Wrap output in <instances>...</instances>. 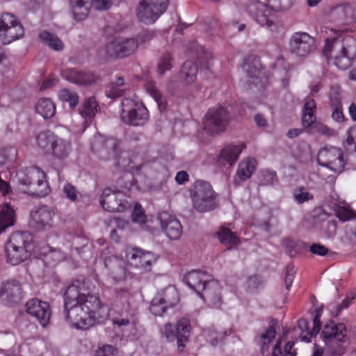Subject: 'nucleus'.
<instances>
[{"label":"nucleus","instance_id":"obj_48","mask_svg":"<svg viewBox=\"0 0 356 356\" xmlns=\"http://www.w3.org/2000/svg\"><path fill=\"white\" fill-rule=\"evenodd\" d=\"M146 89L147 92L154 99L159 108H161L163 104V97L155 84L152 82L147 83Z\"/></svg>","mask_w":356,"mask_h":356},{"label":"nucleus","instance_id":"obj_18","mask_svg":"<svg viewBox=\"0 0 356 356\" xmlns=\"http://www.w3.org/2000/svg\"><path fill=\"white\" fill-rule=\"evenodd\" d=\"M54 211L47 206L34 208L31 212L30 225L36 231H47L52 228Z\"/></svg>","mask_w":356,"mask_h":356},{"label":"nucleus","instance_id":"obj_14","mask_svg":"<svg viewBox=\"0 0 356 356\" xmlns=\"http://www.w3.org/2000/svg\"><path fill=\"white\" fill-rule=\"evenodd\" d=\"M289 46L290 53L301 59H305L316 49L315 38L302 31L293 33L289 39Z\"/></svg>","mask_w":356,"mask_h":356},{"label":"nucleus","instance_id":"obj_49","mask_svg":"<svg viewBox=\"0 0 356 356\" xmlns=\"http://www.w3.org/2000/svg\"><path fill=\"white\" fill-rule=\"evenodd\" d=\"M346 143L347 149L350 152L356 153V126L349 130Z\"/></svg>","mask_w":356,"mask_h":356},{"label":"nucleus","instance_id":"obj_34","mask_svg":"<svg viewBox=\"0 0 356 356\" xmlns=\"http://www.w3.org/2000/svg\"><path fill=\"white\" fill-rule=\"evenodd\" d=\"M35 110L44 119H49L56 113V106L50 99L41 98L35 105Z\"/></svg>","mask_w":356,"mask_h":356},{"label":"nucleus","instance_id":"obj_40","mask_svg":"<svg viewBox=\"0 0 356 356\" xmlns=\"http://www.w3.org/2000/svg\"><path fill=\"white\" fill-rule=\"evenodd\" d=\"M98 105L94 97H90L86 100L80 110V113L86 118H90L95 115L97 111Z\"/></svg>","mask_w":356,"mask_h":356},{"label":"nucleus","instance_id":"obj_27","mask_svg":"<svg viewBox=\"0 0 356 356\" xmlns=\"http://www.w3.org/2000/svg\"><path fill=\"white\" fill-rule=\"evenodd\" d=\"M256 165L257 161L252 158L242 161L238 165L236 175L234 180V184L238 185L241 182L245 181L250 178L256 169Z\"/></svg>","mask_w":356,"mask_h":356},{"label":"nucleus","instance_id":"obj_38","mask_svg":"<svg viewBox=\"0 0 356 356\" xmlns=\"http://www.w3.org/2000/svg\"><path fill=\"white\" fill-rule=\"evenodd\" d=\"M276 330L273 326H270L265 333L261 335V356H269V348L272 341L275 339Z\"/></svg>","mask_w":356,"mask_h":356},{"label":"nucleus","instance_id":"obj_63","mask_svg":"<svg viewBox=\"0 0 356 356\" xmlns=\"http://www.w3.org/2000/svg\"><path fill=\"white\" fill-rule=\"evenodd\" d=\"M293 341H289L284 347L285 356H296V351L293 350Z\"/></svg>","mask_w":356,"mask_h":356},{"label":"nucleus","instance_id":"obj_37","mask_svg":"<svg viewBox=\"0 0 356 356\" xmlns=\"http://www.w3.org/2000/svg\"><path fill=\"white\" fill-rule=\"evenodd\" d=\"M15 221L14 210L8 204H5L0 210V234L6 228L13 226Z\"/></svg>","mask_w":356,"mask_h":356},{"label":"nucleus","instance_id":"obj_44","mask_svg":"<svg viewBox=\"0 0 356 356\" xmlns=\"http://www.w3.org/2000/svg\"><path fill=\"white\" fill-rule=\"evenodd\" d=\"M278 180L275 171L264 170L261 172L259 182L263 186H270Z\"/></svg>","mask_w":356,"mask_h":356},{"label":"nucleus","instance_id":"obj_56","mask_svg":"<svg viewBox=\"0 0 356 356\" xmlns=\"http://www.w3.org/2000/svg\"><path fill=\"white\" fill-rule=\"evenodd\" d=\"M337 42L338 40L337 38L326 39L323 54L327 58L330 56V52L332 51Z\"/></svg>","mask_w":356,"mask_h":356},{"label":"nucleus","instance_id":"obj_45","mask_svg":"<svg viewBox=\"0 0 356 356\" xmlns=\"http://www.w3.org/2000/svg\"><path fill=\"white\" fill-rule=\"evenodd\" d=\"M59 98L62 101L68 102L70 107L72 108H74L79 102V97L76 93L67 89H63L60 91Z\"/></svg>","mask_w":356,"mask_h":356},{"label":"nucleus","instance_id":"obj_8","mask_svg":"<svg viewBox=\"0 0 356 356\" xmlns=\"http://www.w3.org/2000/svg\"><path fill=\"white\" fill-rule=\"evenodd\" d=\"M120 118L127 125L141 127L148 121L149 112L142 102L124 98L121 102Z\"/></svg>","mask_w":356,"mask_h":356},{"label":"nucleus","instance_id":"obj_55","mask_svg":"<svg viewBox=\"0 0 356 356\" xmlns=\"http://www.w3.org/2000/svg\"><path fill=\"white\" fill-rule=\"evenodd\" d=\"M115 348L111 345H105L99 348L95 353V356H114Z\"/></svg>","mask_w":356,"mask_h":356},{"label":"nucleus","instance_id":"obj_13","mask_svg":"<svg viewBox=\"0 0 356 356\" xmlns=\"http://www.w3.org/2000/svg\"><path fill=\"white\" fill-rule=\"evenodd\" d=\"M24 35V29L16 16L10 13L0 16V41L3 44H10Z\"/></svg>","mask_w":356,"mask_h":356},{"label":"nucleus","instance_id":"obj_57","mask_svg":"<svg viewBox=\"0 0 356 356\" xmlns=\"http://www.w3.org/2000/svg\"><path fill=\"white\" fill-rule=\"evenodd\" d=\"M332 108V118L334 120L341 122L344 120V115L342 111V106L339 104L337 106H331Z\"/></svg>","mask_w":356,"mask_h":356},{"label":"nucleus","instance_id":"obj_17","mask_svg":"<svg viewBox=\"0 0 356 356\" xmlns=\"http://www.w3.org/2000/svg\"><path fill=\"white\" fill-rule=\"evenodd\" d=\"M126 194L121 191H113L111 188L103 191L100 204L109 212H122L130 208Z\"/></svg>","mask_w":356,"mask_h":356},{"label":"nucleus","instance_id":"obj_21","mask_svg":"<svg viewBox=\"0 0 356 356\" xmlns=\"http://www.w3.org/2000/svg\"><path fill=\"white\" fill-rule=\"evenodd\" d=\"M26 311L29 315L35 318L42 326H45L49 323L51 310L47 302L38 298L31 299L26 303Z\"/></svg>","mask_w":356,"mask_h":356},{"label":"nucleus","instance_id":"obj_24","mask_svg":"<svg viewBox=\"0 0 356 356\" xmlns=\"http://www.w3.org/2000/svg\"><path fill=\"white\" fill-rule=\"evenodd\" d=\"M220 286L218 282L210 280L199 296L204 301L209 302L213 307H218L221 304Z\"/></svg>","mask_w":356,"mask_h":356},{"label":"nucleus","instance_id":"obj_26","mask_svg":"<svg viewBox=\"0 0 356 356\" xmlns=\"http://www.w3.org/2000/svg\"><path fill=\"white\" fill-rule=\"evenodd\" d=\"M243 70L250 78L259 79L260 81L266 79V72L262 69L260 60L257 57H248L243 65Z\"/></svg>","mask_w":356,"mask_h":356},{"label":"nucleus","instance_id":"obj_41","mask_svg":"<svg viewBox=\"0 0 356 356\" xmlns=\"http://www.w3.org/2000/svg\"><path fill=\"white\" fill-rule=\"evenodd\" d=\"M173 66V58L168 52L164 53L160 58L158 63V73L163 75L164 73L170 70Z\"/></svg>","mask_w":356,"mask_h":356},{"label":"nucleus","instance_id":"obj_42","mask_svg":"<svg viewBox=\"0 0 356 356\" xmlns=\"http://www.w3.org/2000/svg\"><path fill=\"white\" fill-rule=\"evenodd\" d=\"M167 308H168V307L156 296L153 298L149 306L151 313L154 316H162L165 312Z\"/></svg>","mask_w":356,"mask_h":356},{"label":"nucleus","instance_id":"obj_30","mask_svg":"<svg viewBox=\"0 0 356 356\" xmlns=\"http://www.w3.org/2000/svg\"><path fill=\"white\" fill-rule=\"evenodd\" d=\"M316 103L314 99L307 97L305 99L302 124L305 128L314 127L316 123Z\"/></svg>","mask_w":356,"mask_h":356},{"label":"nucleus","instance_id":"obj_5","mask_svg":"<svg viewBox=\"0 0 356 356\" xmlns=\"http://www.w3.org/2000/svg\"><path fill=\"white\" fill-rule=\"evenodd\" d=\"M321 335L332 356H342L346 353L349 340L345 324L331 321L324 326Z\"/></svg>","mask_w":356,"mask_h":356},{"label":"nucleus","instance_id":"obj_7","mask_svg":"<svg viewBox=\"0 0 356 356\" xmlns=\"http://www.w3.org/2000/svg\"><path fill=\"white\" fill-rule=\"evenodd\" d=\"M38 145L47 153L58 159L67 158L71 150L70 142L60 138L50 131L40 132L36 137Z\"/></svg>","mask_w":356,"mask_h":356},{"label":"nucleus","instance_id":"obj_64","mask_svg":"<svg viewBox=\"0 0 356 356\" xmlns=\"http://www.w3.org/2000/svg\"><path fill=\"white\" fill-rule=\"evenodd\" d=\"M254 121L258 127H266L267 126V120L261 114H257Z\"/></svg>","mask_w":356,"mask_h":356},{"label":"nucleus","instance_id":"obj_62","mask_svg":"<svg viewBox=\"0 0 356 356\" xmlns=\"http://www.w3.org/2000/svg\"><path fill=\"white\" fill-rule=\"evenodd\" d=\"M314 128H315L317 131L324 135H330L332 132V130L328 127L321 123L315 124Z\"/></svg>","mask_w":356,"mask_h":356},{"label":"nucleus","instance_id":"obj_51","mask_svg":"<svg viewBox=\"0 0 356 356\" xmlns=\"http://www.w3.org/2000/svg\"><path fill=\"white\" fill-rule=\"evenodd\" d=\"M296 273V270L294 266L288 265L286 268V275H285V287L286 290H289L290 287L292 284L293 279L295 277V274Z\"/></svg>","mask_w":356,"mask_h":356},{"label":"nucleus","instance_id":"obj_10","mask_svg":"<svg viewBox=\"0 0 356 356\" xmlns=\"http://www.w3.org/2000/svg\"><path fill=\"white\" fill-rule=\"evenodd\" d=\"M191 330L189 319L183 317L177 321L175 326L170 323H165L161 334L169 342L177 341V348L181 352L188 341Z\"/></svg>","mask_w":356,"mask_h":356},{"label":"nucleus","instance_id":"obj_39","mask_svg":"<svg viewBox=\"0 0 356 356\" xmlns=\"http://www.w3.org/2000/svg\"><path fill=\"white\" fill-rule=\"evenodd\" d=\"M124 79L122 76L118 77L115 82L111 83L106 88L105 92L108 97L117 98L122 96L125 91Z\"/></svg>","mask_w":356,"mask_h":356},{"label":"nucleus","instance_id":"obj_9","mask_svg":"<svg viewBox=\"0 0 356 356\" xmlns=\"http://www.w3.org/2000/svg\"><path fill=\"white\" fill-rule=\"evenodd\" d=\"M120 141L114 137H107L102 134L94 136L91 141V149L99 159L107 161L112 158L117 160L116 165H124L118 157L121 154Z\"/></svg>","mask_w":356,"mask_h":356},{"label":"nucleus","instance_id":"obj_33","mask_svg":"<svg viewBox=\"0 0 356 356\" xmlns=\"http://www.w3.org/2000/svg\"><path fill=\"white\" fill-rule=\"evenodd\" d=\"M198 72L197 65L191 60L186 61L179 71V79L186 83H190L195 81Z\"/></svg>","mask_w":356,"mask_h":356},{"label":"nucleus","instance_id":"obj_52","mask_svg":"<svg viewBox=\"0 0 356 356\" xmlns=\"http://www.w3.org/2000/svg\"><path fill=\"white\" fill-rule=\"evenodd\" d=\"M63 193L70 200L75 202L78 200V191L71 184H66L63 187Z\"/></svg>","mask_w":356,"mask_h":356},{"label":"nucleus","instance_id":"obj_43","mask_svg":"<svg viewBox=\"0 0 356 356\" xmlns=\"http://www.w3.org/2000/svg\"><path fill=\"white\" fill-rule=\"evenodd\" d=\"M336 213L339 220L347 221L356 219V211L353 210L349 206H340L336 210Z\"/></svg>","mask_w":356,"mask_h":356},{"label":"nucleus","instance_id":"obj_32","mask_svg":"<svg viewBox=\"0 0 356 356\" xmlns=\"http://www.w3.org/2000/svg\"><path fill=\"white\" fill-rule=\"evenodd\" d=\"M216 234L220 243L226 245L228 250L240 242L239 238L236 234L225 226H221Z\"/></svg>","mask_w":356,"mask_h":356},{"label":"nucleus","instance_id":"obj_15","mask_svg":"<svg viewBox=\"0 0 356 356\" xmlns=\"http://www.w3.org/2000/svg\"><path fill=\"white\" fill-rule=\"evenodd\" d=\"M231 120L229 113L223 107L210 108L204 117V129L209 134L225 131Z\"/></svg>","mask_w":356,"mask_h":356},{"label":"nucleus","instance_id":"obj_4","mask_svg":"<svg viewBox=\"0 0 356 356\" xmlns=\"http://www.w3.org/2000/svg\"><path fill=\"white\" fill-rule=\"evenodd\" d=\"M138 47V41L135 38L115 37L101 47L97 56L103 60H117L134 54Z\"/></svg>","mask_w":356,"mask_h":356},{"label":"nucleus","instance_id":"obj_53","mask_svg":"<svg viewBox=\"0 0 356 356\" xmlns=\"http://www.w3.org/2000/svg\"><path fill=\"white\" fill-rule=\"evenodd\" d=\"M156 36V33L153 31H148L143 32L137 35L136 38H135L138 41V45L139 44H144L152 40Z\"/></svg>","mask_w":356,"mask_h":356},{"label":"nucleus","instance_id":"obj_59","mask_svg":"<svg viewBox=\"0 0 356 356\" xmlns=\"http://www.w3.org/2000/svg\"><path fill=\"white\" fill-rule=\"evenodd\" d=\"M314 327L313 329L309 332L310 337L316 336L321 330L320 314L317 313L313 319Z\"/></svg>","mask_w":356,"mask_h":356},{"label":"nucleus","instance_id":"obj_20","mask_svg":"<svg viewBox=\"0 0 356 356\" xmlns=\"http://www.w3.org/2000/svg\"><path fill=\"white\" fill-rule=\"evenodd\" d=\"M130 264L136 268L149 272L152 265L157 260V257L151 252H145L139 248H133L127 254Z\"/></svg>","mask_w":356,"mask_h":356},{"label":"nucleus","instance_id":"obj_58","mask_svg":"<svg viewBox=\"0 0 356 356\" xmlns=\"http://www.w3.org/2000/svg\"><path fill=\"white\" fill-rule=\"evenodd\" d=\"M310 251L315 254L324 256L328 252V249L319 243H314L309 248Z\"/></svg>","mask_w":356,"mask_h":356},{"label":"nucleus","instance_id":"obj_16","mask_svg":"<svg viewBox=\"0 0 356 356\" xmlns=\"http://www.w3.org/2000/svg\"><path fill=\"white\" fill-rule=\"evenodd\" d=\"M318 163L337 173L343 171L346 161L342 150L337 147H325L319 150L317 155Z\"/></svg>","mask_w":356,"mask_h":356},{"label":"nucleus","instance_id":"obj_36","mask_svg":"<svg viewBox=\"0 0 356 356\" xmlns=\"http://www.w3.org/2000/svg\"><path fill=\"white\" fill-rule=\"evenodd\" d=\"M39 36L42 42L54 51H59L64 49V43L57 35L44 31L40 33Z\"/></svg>","mask_w":356,"mask_h":356},{"label":"nucleus","instance_id":"obj_61","mask_svg":"<svg viewBox=\"0 0 356 356\" xmlns=\"http://www.w3.org/2000/svg\"><path fill=\"white\" fill-rule=\"evenodd\" d=\"M189 175L184 171L181 170L177 173L175 180L179 184H183L188 180Z\"/></svg>","mask_w":356,"mask_h":356},{"label":"nucleus","instance_id":"obj_23","mask_svg":"<svg viewBox=\"0 0 356 356\" xmlns=\"http://www.w3.org/2000/svg\"><path fill=\"white\" fill-rule=\"evenodd\" d=\"M209 277L210 275L204 271L193 270L184 275V282L199 295L210 281Z\"/></svg>","mask_w":356,"mask_h":356},{"label":"nucleus","instance_id":"obj_35","mask_svg":"<svg viewBox=\"0 0 356 356\" xmlns=\"http://www.w3.org/2000/svg\"><path fill=\"white\" fill-rule=\"evenodd\" d=\"M156 296L160 298L168 307L175 306L179 302V293L173 286H168L165 289L159 292Z\"/></svg>","mask_w":356,"mask_h":356},{"label":"nucleus","instance_id":"obj_28","mask_svg":"<svg viewBox=\"0 0 356 356\" xmlns=\"http://www.w3.org/2000/svg\"><path fill=\"white\" fill-rule=\"evenodd\" d=\"M244 148V144H231L225 147L219 154L218 161L224 165L227 163L229 165H233Z\"/></svg>","mask_w":356,"mask_h":356},{"label":"nucleus","instance_id":"obj_19","mask_svg":"<svg viewBox=\"0 0 356 356\" xmlns=\"http://www.w3.org/2000/svg\"><path fill=\"white\" fill-rule=\"evenodd\" d=\"M356 59V40L348 38L341 47L340 52L334 57V65L340 70L349 68Z\"/></svg>","mask_w":356,"mask_h":356},{"label":"nucleus","instance_id":"obj_3","mask_svg":"<svg viewBox=\"0 0 356 356\" xmlns=\"http://www.w3.org/2000/svg\"><path fill=\"white\" fill-rule=\"evenodd\" d=\"M32 242V237L29 232L12 234L5 244L7 262L15 266L27 260L33 249Z\"/></svg>","mask_w":356,"mask_h":356},{"label":"nucleus","instance_id":"obj_46","mask_svg":"<svg viewBox=\"0 0 356 356\" xmlns=\"http://www.w3.org/2000/svg\"><path fill=\"white\" fill-rule=\"evenodd\" d=\"M131 218L134 222L140 224L143 228H145L144 226L146 222V216L144 214L143 209L140 204H135Z\"/></svg>","mask_w":356,"mask_h":356},{"label":"nucleus","instance_id":"obj_1","mask_svg":"<svg viewBox=\"0 0 356 356\" xmlns=\"http://www.w3.org/2000/svg\"><path fill=\"white\" fill-rule=\"evenodd\" d=\"M64 318L71 327L86 330L96 321L102 307L98 294L84 281L76 280L66 289L64 296Z\"/></svg>","mask_w":356,"mask_h":356},{"label":"nucleus","instance_id":"obj_25","mask_svg":"<svg viewBox=\"0 0 356 356\" xmlns=\"http://www.w3.org/2000/svg\"><path fill=\"white\" fill-rule=\"evenodd\" d=\"M1 294L5 297L8 303H18L22 296V288L20 283L15 280H8L3 284Z\"/></svg>","mask_w":356,"mask_h":356},{"label":"nucleus","instance_id":"obj_2","mask_svg":"<svg viewBox=\"0 0 356 356\" xmlns=\"http://www.w3.org/2000/svg\"><path fill=\"white\" fill-rule=\"evenodd\" d=\"M293 0H253L246 6L247 12L262 26L272 28L274 24L273 10H288Z\"/></svg>","mask_w":356,"mask_h":356},{"label":"nucleus","instance_id":"obj_22","mask_svg":"<svg viewBox=\"0 0 356 356\" xmlns=\"http://www.w3.org/2000/svg\"><path fill=\"white\" fill-rule=\"evenodd\" d=\"M162 230L166 236L172 239H178L182 233V227L180 222L167 213L161 214L159 217Z\"/></svg>","mask_w":356,"mask_h":356},{"label":"nucleus","instance_id":"obj_6","mask_svg":"<svg viewBox=\"0 0 356 356\" xmlns=\"http://www.w3.org/2000/svg\"><path fill=\"white\" fill-rule=\"evenodd\" d=\"M193 208L198 212L212 211L218 206V194L211 184L203 180L195 181L190 189Z\"/></svg>","mask_w":356,"mask_h":356},{"label":"nucleus","instance_id":"obj_60","mask_svg":"<svg viewBox=\"0 0 356 356\" xmlns=\"http://www.w3.org/2000/svg\"><path fill=\"white\" fill-rule=\"evenodd\" d=\"M287 246L289 248H294L295 252L300 251L307 248V244L302 241H295L292 239H288L286 241Z\"/></svg>","mask_w":356,"mask_h":356},{"label":"nucleus","instance_id":"obj_47","mask_svg":"<svg viewBox=\"0 0 356 356\" xmlns=\"http://www.w3.org/2000/svg\"><path fill=\"white\" fill-rule=\"evenodd\" d=\"M329 96L331 106H339V104H341V88L339 85H332L330 86Z\"/></svg>","mask_w":356,"mask_h":356},{"label":"nucleus","instance_id":"obj_54","mask_svg":"<svg viewBox=\"0 0 356 356\" xmlns=\"http://www.w3.org/2000/svg\"><path fill=\"white\" fill-rule=\"evenodd\" d=\"M111 5L110 0H92L90 1V6L97 10H106Z\"/></svg>","mask_w":356,"mask_h":356},{"label":"nucleus","instance_id":"obj_29","mask_svg":"<svg viewBox=\"0 0 356 356\" xmlns=\"http://www.w3.org/2000/svg\"><path fill=\"white\" fill-rule=\"evenodd\" d=\"M69 6L73 18L76 21H82L89 15L90 0H70Z\"/></svg>","mask_w":356,"mask_h":356},{"label":"nucleus","instance_id":"obj_11","mask_svg":"<svg viewBox=\"0 0 356 356\" xmlns=\"http://www.w3.org/2000/svg\"><path fill=\"white\" fill-rule=\"evenodd\" d=\"M45 174L39 169H32L19 177V183L25 186L24 193L35 197H43L49 192L48 184L44 181Z\"/></svg>","mask_w":356,"mask_h":356},{"label":"nucleus","instance_id":"obj_50","mask_svg":"<svg viewBox=\"0 0 356 356\" xmlns=\"http://www.w3.org/2000/svg\"><path fill=\"white\" fill-rule=\"evenodd\" d=\"M293 196L295 200L298 204H302L313 198V195L308 192L304 191L303 188H300L296 190Z\"/></svg>","mask_w":356,"mask_h":356},{"label":"nucleus","instance_id":"obj_12","mask_svg":"<svg viewBox=\"0 0 356 356\" xmlns=\"http://www.w3.org/2000/svg\"><path fill=\"white\" fill-rule=\"evenodd\" d=\"M169 0H140L136 16L139 21L146 24L154 23L167 10Z\"/></svg>","mask_w":356,"mask_h":356},{"label":"nucleus","instance_id":"obj_31","mask_svg":"<svg viewBox=\"0 0 356 356\" xmlns=\"http://www.w3.org/2000/svg\"><path fill=\"white\" fill-rule=\"evenodd\" d=\"M66 79L77 85H88L95 81V76L90 72L70 70L67 72Z\"/></svg>","mask_w":356,"mask_h":356}]
</instances>
